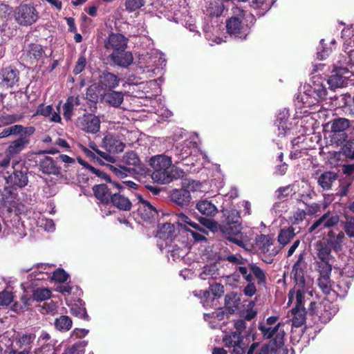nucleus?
Wrapping results in <instances>:
<instances>
[{
    "mask_svg": "<svg viewBox=\"0 0 354 354\" xmlns=\"http://www.w3.org/2000/svg\"><path fill=\"white\" fill-rule=\"evenodd\" d=\"M223 342L226 347L233 348L232 354H243L246 345L243 342V337L236 332L231 333L223 338Z\"/></svg>",
    "mask_w": 354,
    "mask_h": 354,
    "instance_id": "obj_12",
    "label": "nucleus"
},
{
    "mask_svg": "<svg viewBox=\"0 0 354 354\" xmlns=\"http://www.w3.org/2000/svg\"><path fill=\"white\" fill-rule=\"evenodd\" d=\"M304 257L305 252H301L292 267V274L297 287H304L306 286L304 274L307 263L305 261Z\"/></svg>",
    "mask_w": 354,
    "mask_h": 354,
    "instance_id": "obj_11",
    "label": "nucleus"
},
{
    "mask_svg": "<svg viewBox=\"0 0 354 354\" xmlns=\"http://www.w3.org/2000/svg\"><path fill=\"white\" fill-rule=\"evenodd\" d=\"M329 86L332 89L340 88L344 86V77L337 73L331 75L327 80Z\"/></svg>",
    "mask_w": 354,
    "mask_h": 354,
    "instance_id": "obj_58",
    "label": "nucleus"
},
{
    "mask_svg": "<svg viewBox=\"0 0 354 354\" xmlns=\"http://www.w3.org/2000/svg\"><path fill=\"white\" fill-rule=\"evenodd\" d=\"M224 215L226 217V221L228 224L240 223L241 216L238 210L233 209L226 211Z\"/></svg>",
    "mask_w": 354,
    "mask_h": 354,
    "instance_id": "obj_61",
    "label": "nucleus"
},
{
    "mask_svg": "<svg viewBox=\"0 0 354 354\" xmlns=\"http://www.w3.org/2000/svg\"><path fill=\"white\" fill-rule=\"evenodd\" d=\"M54 268H55L54 264L49 263H39L32 268L31 273L28 276V287L33 288L38 285L36 281L50 279V274Z\"/></svg>",
    "mask_w": 354,
    "mask_h": 354,
    "instance_id": "obj_7",
    "label": "nucleus"
},
{
    "mask_svg": "<svg viewBox=\"0 0 354 354\" xmlns=\"http://www.w3.org/2000/svg\"><path fill=\"white\" fill-rule=\"evenodd\" d=\"M349 127V121L345 118H337L330 123V129L333 133L345 131Z\"/></svg>",
    "mask_w": 354,
    "mask_h": 354,
    "instance_id": "obj_51",
    "label": "nucleus"
},
{
    "mask_svg": "<svg viewBox=\"0 0 354 354\" xmlns=\"http://www.w3.org/2000/svg\"><path fill=\"white\" fill-rule=\"evenodd\" d=\"M295 236V228L288 227L281 229L278 234L277 240L283 247L287 245Z\"/></svg>",
    "mask_w": 354,
    "mask_h": 354,
    "instance_id": "obj_40",
    "label": "nucleus"
},
{
    "mask_svg": "<svg viewBox=\"0 0 354 354\" xmlns=\"http://www.w3.org/2000/svg\"><path fill=\"white\" fill-rule=\"evenodd\" d=\"M119 83L120 79L117 75L109 72H104L100 76L99 86L102 88L112 91L119 85Z\"/></svg>",
    "mask_w": 354,
    "mask_h": 354,
    "instance_id": "obj_25",
    "label": "nucleus"
},
{
    "mask_svg": "<svg viewBox=\"0 0 354 354\" xmlns=\"http://www.w3.org/2000/svg\"><path fill=\"white\" fill-rule=\"evenodd\" d=\"M35 219H36L37 226L41 228V230L48 232H51L55 230V226L52 219L46 218V217L40 214L39 215V216H37V215L36 214L35 216Z\"/></svg>",
    "mask_w": 354,
    "mask_h": 354,
    "instance_id": "obj_43",
    "label": "nucleus"
},
{
    "mask_svg": "<svg viewBox=\"0 0 354 354\" xmlns=\"http://www.w3.org/2000/svg\"><path fill=\"white\" fill-rule=\"evenodd\" d=\"M292 314L293 315L292 317V326L295 327H300L302 326L306 320V309H298L296 310V308H292Z\"/></svg>",
    "mask_w": 354,
    "mask_h": 354,
    "instance_id": "obj_50",
    "label": "nucleus"
},
{
    "mask_svg": "<svg viewBox=\"0 0 354 354\" xmlns=\"http://www.w3.org/2000/svg\"><path fill=\"white\" fill-rule=\"evenodd\" d=\"M19 81V72L16 69L6 68L0 73V84L5 87H12Z\"/></svg>",
    "mask_w": 354,
    "mask_h": 354,
    "instance_id": "obj_19",
    "label": "nucleus"
},
{
    "mask_svg": "<svg viewBox=\"0 0 354 354\" xmlns=\"http://www.w3.org/2000/svg\"><path fill=\"white\" fill-rule=\"evenodd\" d=\"M14 17L20 26H28L37 21L39 12L32 4H21L15 8Z\"/></svg>",
    "mask_w": 354,
    "mask_h": 354,
    "instance_id": "obj_5",
    "label": "nucleus"
},
{
    "mask_svg": "<svg viewBox=\"0 0 354 354\" xmlns=\"http://www.w3.org/2000/svg\"><path fill=\"white\" fill-rule=\"evenodd\" d=\"M122 161L127 167H131V171H136L137 169H142L141 161L137 153L134 151L127 152L123 156Z\"/></svg>",
    "mask_w": 354,
    "mask_h": 354,
    "instance_id": "obj_30",
    "label": "nucleus"
},
{
    "mask_svg": "<svg viewBox=\"0 0 354 354\" xmlns=\"http://www.w3.org/2000/svg\"><path fill=\"white\" fill-rule=\"evenodd\" d=\"M289 111L287 109H283L279 112L276 120L279 136L283 137L290 134L293 124L289 121Z\"/></svg>",
    "mask_w": 354,
    "mask_h": 354,
    "instance_id": "obj_13",
    "label": "nucleus"
},
{
    "mask_svg": "<svg viewBox=\"0 0 354 354\" xmlns=\"http://www.w3.org/2000/svg\"><path fill=\"white\" fill-rule=\"evenodd\" d=\"M87 345V342H78L71 346L68 347L66 351V354H84V348Z\"/></svg>",
    "mask_w": 354,
    "mask_h": 354,
    "instance_id": "obj_63",
    "label": "nucleus"
},
{
    "mask_svg": "<svg viewBox=\"0 0 354 354\" xmlns=\"http://www.w3.org/2000/svg\"><path fill=\"white\" fill-rule=\"evenodd\" d=\"M170 197L174 203L180 207L187 206L192 200L191 194L187 189L183 187L173 189L171 192Z\"/></svg>",
    "mask_w": 354,
    "mask_h": 354,
    "instance_id": "obj_21",
    "label": "nucleus"
},
{
    "mask_svg": "<svg viewBox=\"0 0 354 354\" xmlns=\"http://www.w3.org/2000/svg\"><path fill=\"white\" fill-rule=\"evenodd\" d=\"M281 323L280 322L274 327L267 326L263 323H260L258 328L265 338H273V339L270 342L276 343L277 345L282 346L283 344L285 333L284 330L281 328Z\"/></svg>",
    "mask_w": 354,
    "mask_h": 354,
    "instance_id": "obj_10",
    "label": "nucleus"
},
{
    "mask_svg": "<svg viewBox=\"0 0 354 354\" xmlns=\"http://www.w3.org/2000/svg\"><path fill=\"white\" fill-rule=\"evenodd\" d=\"M327 94L326 87L322 83L313 82V85H305L304 91L299 92L295 98V104L297 110L304 114H310L319 111L317 108L322 100Z\"/></svg>",
    "mask_w": 354,
    "mask_h": 354,
    "instance_id": "obj_1",
    "label": "nucleus"
},
{
    "mask_svg": "<svg viewBox=\"0 0 354 354\" xmlns=\"http://www.w3.org/2000/svg\"><path fill=\"white\" fill-rule=\"evenodd\" d=\"M172 158L165 154H158L150 158L149 165L153 169L152 179L160 184H168L174 179L183 177L184 172L176 167H171Z\"/></svg>",
    "mask_w": 354,
    "mask_h": 354,
    "instance_id": "obj_2",
    "label": "nucleus"
},
{
    "mask_svg": "<svg viewBox=\"0 0 354 354\" xmlns=\"http://www.w3.org/2000/svg\"><path fill=\"white\" fill-rule=\"evenodd\" d=\"M36 335L32 332H24L18 333L16 336V344L18 347L22 349V351H27L30 353L34 345Z\"/></svg>",
    "mask_w": 354,
    "mask_h": 354,
    "instance_id": "obj_17",
    "label": "nucleus"
},
{
    "mask_svg": "<svg viewBox=\"0 0 354 354\" xmlns=\"http://www.w3.org/2000/svg\"><path fill=\"white\" fill-rule=\"evenodd\" d=\"M24 115L22 114H6L0 116V128L19 122Z\"/></svg>",
    "mask_w": 354,
    "mask_h": 354,
    "instance_id": "obj_53",
    "label": "nucleus"
},
{
    "mask_svg": "<svg viewBox=\"0 0 354 354\" xmlns=\"http://www.w3.org/2000/svg\"><path fill=\"white\" fill-rule=\"evenodd\" d=\"M174 232V225L166 223L159 227L157 236L165 241V246L167 247L171 242Z\"/></svg>",
    "mask_w": 354,
    "mask_h": 354,
    "instance_id": "obj_29",
    "label": "nucleus"
},
{
    "mask_svg": "<svg viewBox=\"0 0 354 354\" xmlns=\"http://www.w3.org/2000/svg\"><path fill=\"white\" fill-rule=\"evenodd\" d=\"M339 308L335 303L328 300H324L319 307L317 315L323 323H328L338 312Z\"/></svg>",
    "mask_w": 354,
    "mask_h": 354,
    "instance_id": "obj_14",
    "label": "nucleus"
},
{
    "mask_svg": "<svg viewBox=\"0 0 354 354\" xmlns=\"http://www.w3.org/2000/svg\"><path fill=\"white\" fill-rule=\"evenodd\" d=\"M44 51L41 45L31 44L28 48L27 55L32 62H35L41 59Z\"/></svg>",
    "mask_w": 354,
    "mask_h": 354,
    "instance_id": "obj_46",
    "label": "nucleus"
},
{
    "mask_svg": "<svg viewBox=\"0 0 354 354\" xmlns=\"http://www.w3.org/2000/svg\"><path fill=\"white\" fill-rule=\"evenodd\" d=\"M337 176L334 172H324L319 177L318 183L323 189L328 190L331 188L333 183L337 180Z\"/></svg>",
    "mask_w": 354,
    "mask_h": 354,
    "instance_id": "obj_38",
    "label": "nucleus"
},
{
    "mask_svg": "<svg viewBox=\"0 0 354 354\" xmlns=\"http://www.w3.org/2000/svg\"><path fill=\"white\" fill-rule=\"evenodd\" d=\"M33 299L37 301L48 299L51 297V291L47 288H37L32 293Z\"/></svg>",
    "mask_w": 354,
    "mask_h": 354,
    "instance_id": "obj_55",
    "label": "nucleus"
},
{
    "mask_svg": "<svg viewBox=\"0 0 354 354\" xmlns=\"http://www.w3.org/2000/svg\"><path fill=\"white\" fill-rule=\"evenodd\" d=\"M127 41L128 39L123 35L112 33L109 36L105 46L107 49L112 48L115 52L124 51L127 48Z\"/></svg>",
    "mask_w": 354,
    "mask_h": 354,
    "instance_id": "obj_15",
    "label": "nucleus"
},
{
    "mask_svg": "<svg viewBox=\"0 0 354 354\" xmlns=\"http://www.w3.org/2000/svg\"><path fill=\"white\" fill-rule=\"evenodd\" d=\"M198 153L200 156L206 161H208L207 156L205 153L201 151L195 143L192 142H186L180 145L176 146L172 149L173 159L175 164L183 163L184 165H194V155L193 153Z\"/></svg>",
    "mask_w": 354,
    "mask_h": 354,
    "instance_id": "obj_4",
    "label": "nucleus"
},
{
    "mask_svg": "<svg viewBox=\"0 0 354 354\" xmlns=\"http://www.w3.org/2000/svg\"><path fill=\"white\" fill-rule=\"evenodd\" d=\"M100 86L96 84L91 85L86 91V99L93 102H97L100 96L103 97L104 93H101Z\"/></svg>",
    "mask_w": 354,
    "mask_h": 354,
    "instance_id": "obj_54",
    "label": "nucleus"
},
{
    "mask_svg": "<svg viewBox=\"0 0 354 354\" xmlns=\"http://www.w3.org/2000/svg\"><path fill=\"white\" fill-rule=\"evenodd\" d=\"M111 57L115 64L122 67L129 66L133 61L131 53L124 50L113 53Z\"/></svg>",
    "mask_w": 354,
    "mask_h": 354,
    "instance_id": "obj_26",
    "label": "nucleus"
},
{
    "mask_svg": "<svg viewBox=\"0 0 354 354\" xmlns=\"http://www.w3.org/2000/svg\"><path fill=\"white\" fill-rule=\"evenodd\" d=\"M219 277L218 268L216 263H211L203 267L202 272L199 274L200 279L203 280H209L216 279Z\"/></svg>",
    "mask_w": 354,
    "mask_h": 354,
    "instance_id": "obj_36",
    "label": "nucleus"
},
{
    "mask_svg": "<svg viewBox=\"0 0 354 354\" xmlns=\"http://www.w3.org/2000/svg\"><path fill=\"white\" fill-rule=\"evenodd\" d=\"M226 239L232 243L236 244L239 246H245V239L243 234L241 232L240 229L235 227V231L233 232H229L228 229L226 228L225 232Z\"/></svg>",
    "mask_w": 354,
    "mask_h": 354,
    "instance_id": "obj_42",
    "label": "nucleus"
},
{
    "mask_svg": "<svg viewBox=\"0 0 354 354\" xmlns=\"http://www.w3.org/2000/svg\"><path fill=\"white\" fill-rule=\"evenodd\" d=\"M109 169L118 178H125L127 176L128 173L131 172V167H127L126 166H114L108 165Z\"/></svg>",
    "mask_w": 354,
    "mask_h": 354,
    "instance_id": "obj_62",
    "label": "nucleus"
},
{
    "mask_svg": "<svg viewBox=\"0 0 354 354\" xmlns=\"http://www.w3.org/2000/svg\"><path fill=\"white\" fill-rule=\"evenodd\" d=\"M101 146L107 153L111 155L121 153L124 151L125 144L118 134L113 133H106L102 140Z\"/></svg>",
    "mask_w": 354,
    "mask_h": 354,
    "instance_id": "obj_8",
    "label": "nucleus"
},
{
    "mask_svg": "<svg viewBox=\"0 0 354 354\" xmlns=\"http://www.w3.org/2000/svg\"><path fill=\"white\" fill-rule=\"evenodd\" d=\"M328 236V239L326 244L335 251L340 250L345 239L344 234L343 232H339L337 234H335L333 231H330Z\"/></svg>",
    "mask_w": 354,
    "mask_h": 354,
    "instance_id": "obj_35",
    "label": "nucleus"
},
{
    "mask_svg": "<svg viewBox=\"0 0 354 354\" xmlns=\"http://www.w3.org/2000/svg\"><path fill=\"white\" fill-rule=\"evenodd\" d=\"M256 243L261 252H267L272 245V240L268 235L260 234L257 237Z\"/></svg>",
    "mask_w": 354,
    "mask_h": 354,
    "instance_id": "obj_47",
    "label": "nucleus"
},
{
    "mask_svg": "<svg viewBox=\"0 0 354 354\" xmlns=\"http://www.w3.org/2000/svg\"><path fill=\"white\" fill-rule=\"evenodd\" d=\"M68 274L62 268L53 269L50 279L57 282L64 283L68 279Z\"/></svg>",
    "mask_w": 354,
    "mask_h": 354,
    "instance_id": "obj_57",
    "label": "nucleus"
},
{
    "mask_svg": "<svg viewBox=\"0 0 354 354\" xmlns=\"http://www.w3.org/2000/svg\"><path fill=\"white\" fill-rule=\"evenodd\" d=\"M40 171L44 174L57 175L60 171V168L57 165L53 158L45 156L39 162Z\"/></svg>",
    "mask_w": 354,
    "mask_h": 354,
    "instance_id": "obj_24",
    "label": "nucleus"
},
{
    "mask_svg": "<svg viewBox=\"0 0 354 354\" xmlns=\"http://www.w3.org/2000/svg\"><path fill=\"white\" fill-rule=\"evenodd\" d=\"M29 143L30 140L27 137L20 136L17 140L10 143L5 153L7 156L13 157L24 150Z\"/></svg>",
    "mask_w": 354,
    "mask_h": 354,
    "instance_id": "obj_23",
    "label": "nucleus"
},
{
    "mask_svg": "<svg viewBox=\"0 0 354 354\" xmlns=\"http://www.w3.org/2000/svg\"><path fill=\"white\" fill-rule=\"evenodd\" d=\"M103 99L109 105L118 107L124 100V95L122 92L109 91L103 95Z\"/></svg>",
    "mask_w": 354,
    "mask_h": 354,
    "instance_id": "obj_33",
    "label": "nucleus"
},
{
    "mask_svg": "<svg viewBox=\"0 0 354 354\" xmlns=\"http://www.w3.org/2000/svg\"><path fill=\"white\" fill-rule=\"evenodd\" d=\"M224 10V5L222 0L210 1L206 8V14L211 17H219Z\"/></svg>",
    "mask_w": 354,
    "mask_h": 354,
    "instance_id": "obj_39",
    "label": "nucleus"
},
{
    "mask_svg": "<svg viewBox=\"0 0 354 354\" xmlns=\"http://www.w3.org/2000/svg\"><path fill=\"white\" fill-rule=\"evenodd\" d=\"M339 218L337 215H333L330 212L324 214L320 218L313 222L308 228V233L319 234L325 228H330L339 223Z\"/></svg>",
    "mask_w": 354,
    "mask_h": 354,
    "instance_id": "obj_9",
    "label": "nucleus"
},
{
    "mask_svg": "<svg viewBox=\"0 0 354 354\" xmlns=\"http://www.w3.org/2000/svg\"><path fill=\"white\" fill-rule=\"evenodd\" d=\"M139 203L140 207L138 210L143 217L145 218H151L158 215L156 207L140 196H139Z\"/></svg>",
    "mask_w": 354,
    "mask_h": 354,
    "instance_id": "obj_32",
    "label": "nucleus"
},
{
    "mask_svg": "<svg viewBox=\"0 0 354 354\" xmlns=\"http://www.w3.org/2000/svg\"><path fill=\"white\" fill-rule=\"evenodd\" d=\"M186 231L189 233L195 242L207 241V236L209 234V232L201 223H197L194 221L191 223V226L189 228H186Z\"/></svg>",
    "mask_w": 354,
    "mask_h": 354,
    "instance_id": "obj_22",
    "label": "nucleus"
},
{
    "mask_svg": "<svg viewBox=\"0 0 354 354\" xmlns=\"http://www.w3.org/2000/svg\"><path fill=\"white\" fill-rule=\"evenodd\" d=\"M305 286L297 287L295 284V287L290 290L288 292V304L292 303L295 299V307L296 310L298 309H305Z\"/></svg>",
    "mask_w": 354,
    "mask_h": 354,
    "instance_id": "obj_20",
    "label": "nucleus"
},
{
    "mask_svg": "<svg viewBox=\"0 0 354 354\" xmlns=\"http://www.w3.org/2000/svg\"><path fill=\"white\" fill-rule=\"evenodd\" d=\"M248 268L257 281L259 285H263L266 283V274L263 269L255 263L248 264Z\"/></svg>",
    "mask_w": 354,
    "mask_h": 354,
    "instance_id": "obj_44",
    "label": "nucleus"
},
{
    "mask_svg": "<svg viewBox=\"0 0 354 354\" xmlns=\"http://www.w3.org/2000/svg\"><path fill=\"white\" fill-rule=\"evenodd\" d=\"M318 286L324 294L329 295L332 290L330 277L318 278Z\"/></svg>",
    "mask_w": 354,
    "mask_h": 354,
    "instance_id": "obj_59",
    "label": "nucleus"
},
{
    "mask_svg": "<svg viewBox=\"0 0 354 354\" xmlns=\"http://www.w3.org/2000/svg\"><path fill=\"white\" fill-rule=\"evenodd\" d=\"M7 181L13 186L22 187L27 185L28 177L25 171H15L8 176Z\"/></svg>",
    "mask_w": 354,
    "mask_h": 354,
    "instance_id": "obj_34",
    "label": "nucleus"
},
{
    "mask_svg": "<svg viewBox=\"0 0 354 354\" xmlns=\"http://www.w3.org/2000/svg\"><path fill=\"white\" fill-rule=\"evenodd\" d=\"M271 3L272 0H252L250 6L257 10V15L261 17L270 10Z\"/></svg>",
    "mask_w": 354,
    "mask_h": 354,
    "instance_id": "obj_37",
    "label": "nucleus"
},
{
    "mask_svg": "<svg viewBox=\"0 0 354 354\" xmlns=\"http://www.w3.org/2000/svg\"><path fill=\"white\" fill-rule=\"evenodd\" d=\"M317 261H332L333 257L331 254V248L326 243L318 241L315 245Z\"/></svg>",
    "mask_w": 354,
    "mask_h": 354,
    "instance_id": "obj_31",
    "label": "nucleus"
},
{
    "mask_svg": "<svg viewBox=\"0 0 354 354\" xmlns=\"http://www.w3.org/2000/svg\"><path fill=\"white\" fill-rule=\"evenodd\" d=\"M72 320L66 315H62L55 320V327L57 330L66 332L69 330L72 327Z\"/></svg>",
    "mask_w": 354,
    "mask_h": 354,
    "instance_id": "obj_45",
    "label": "nucleus"
},
{
    "mask_svg": "<svg viewBox=\"0 0 354 354\" xmlns=\"http://www.w3.org/2000/svg\"><path fill=\"white\" fill-rule=\"evenodd\" d=\"M9 130L10 135L17 136L20 135V136H29L34 133L35 129L33 127H24L21 124H15L10 127H8Z\"/></svg>",
    "mask_w": 354,
    "mask_h": 354,
    "instance_id": "obj_41",
    "label": "nucleus"
},
{
    "mask_svg": "<svg viewBox=\"0 0 354 354\" xmlns=\"http://www.w3.org/2000/svg\"><path fill=\"white\" fill-rule=\"evenodd\" d=\"M93 192L95 197L101 201L100 208L103 211L104 207L106 208L110 205V200L113 195L111 189L107 185L102 184L93 187Z\"/></svg>",
    "mask_w": 354,
    "mask_h": 354,
    "instance_id": "obj_16",
    "label": "nucleus"
},
{
    "mask_svg": "<svg viewBox=\"0 0 354 354\" xmlns=\"http://www.w3.org/2000/svg\"><path fill=\"white\" fill-rule=\"evenodd\" d=\"M244 14L241 11L237 17H232L226 21L227 32L232 37L244 40L250 33L247 24L243 22Z\"/></svg>",
    "mask_w": 354,
    "mask_h": 354,
    "instance_id": "obj_6",
    "label": "nucleus"
},
{
    "mask_svg": "<svg viewBox=\"0 0 354 354\" xmlns=\"http://www.w3.org/2000/svg\"><path fill=\"white\" fill-rule=\"evenodd\" d=\"M316 266L319 274V277H330L332 272L331 261H317Z\"/></svg>",
    "mask_w": 354,
    "mask_h": 354,
    "instance_id": "obj_52",
    "label": "nucleus"
},
{
    "mask_svg": "<svg viewBox=\"0 0 354 354\" xmlns=\"http://www.w3.org/2000/svg\"><path fill=\"white\" fill-rule=\"evenodd\" d=\"M225 313L223 310H217L212 314H205V319L209 322V326L212 328H215L218 326L216 323L217 321H222L224 319Z\"/></svg>",
    "mask_w": 354,
    "mask_h": 354,
    "instance_id": "obj_49",
    "label": "nucleus"
},
{
    "mask_svg": "<svg viewBox=\"0 0 354 354\" xmlns=\"http://www.w3.org/2000/svg\"><path fill=\"white\" fill-rule=\"evenodd\" d=\"M145 3L146 0H124V5L128 12H133L141 8Z\"/></svg>",
    "mask_w": 354,
    "mask_h": 354,
    "instance_id": "obj_56",
    "label": "nucleus"
},
{
    "mask_svg": "<svg viewBox=\"0 0 354 354\" xmlns=\"http://www.w3.org/2000/svg\"><path fill=\"white\" fill-rule=\"evenodd\" d=\"M82 129L87 133H95L100 131V119L93 115H84L80 119Z\"/></svg>",
    "mask_w": 354,
    "mask_h": 354,
    "instance_id": "obj_18",
    "label": "nucleus"
},
{
    "mask_svg": "<svg viewBox=\"0 0 354 354\" xmlns=\"http://www.w3.org/2000/svg\"><path fill=\"white\" fill-rule=\"evenodd\" d=\"M110 204L122 211H129L132 206L130 200L127 197L117 192L113 193Z\"/></svg>",
    "mask_w": 354,
    "mask_h": 354,
    "instance_id": "obj_28",
    "label": "nucleus"
},
{
    "mask_svg": "<svg viewBox=\"0 0 354 354\" xmlns=\"http://www.w3.org/2000/svg\"><path fill=\"white\" fill-rule=\"evenodd\" d=\"M344 223V230L345 233L350 238H354V217L346 216Z\"/></svg>",
    "mask_w": 354,
    "mask_h": 354,
    "instance_id": "obj_64",
    "label": "nucleus"
},
{
    "mask_svg": "<svg viewBox=\"0 0 354 354\" xmlns=\"http://www.w3.org/2000/svg\"><path fill=\"white\" fill-rule=\"evenodd\" d=\"M74 101L75 99L73 97H69L66 100V102L64 103L63 106V115L65 119L66 120H71L73 109H74Z\"/></svg>",
    "mask_w": 354,
    "mask_h": 354,
    "instance_id": "obj_60",
    "label": "nucleus"
},
{
    "mask_svg": "<svg viewBox=\"0 0 354 354\" xmlns=\"http://www.w3.org/2000/svg\"><path fill=\"white\" fill-rule=\"evenodd\" d=\"M196 209L207 216H214L218 212L216 206L207 199L198 201L196 204Z\"/></svg>",
    "mask_w": 354,
    "mask_h": 354,
    "instance_id": "obj_27",
    "label": "nucleus"
},
{
    "mask_svg": "<svg viewBox=\"0 0 354 354\" xmlns=\"http://www.w3.org/2000/svg\"><path fill=\"white\" fill-rule=\"evenodd\" d=\"M54 344L48 342H39V339L37 340V347L35 348L34 353L35 354H53Z\"/></svg>",
    "mask_w": 354,
    "mask_h": 354,
    "instance_id": "obj_48",
    "label": "nucleus"
},
{
    "mask_svg": "<svg viewBox=\"0 0 354 354\" xmlns=\"http://www.w3.org/2000/svg\"><path fill=\"white\" fill-rule=\"evenodd\" d=\"M139 68L147 77H152L160 73L166 65L165 55L151 50L149 53L141 54L139 57Z\"/></svg>",
    "mask_w": 354,
    "mask_h": 354,
    "instance_id": "obj_3",
    "label": "nucleus"
}]
</instances>
